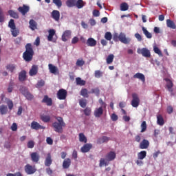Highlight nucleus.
Listing matches in <instances>:
<instances>
[{
    "label": "nucleus",
    "mask_w": 176,
    "mask_h": 176,
    "mask_svg": "<svg viewBox=\"0 0 176 176\" xmlns=\"http://www.w3.org/2000/svg\"><path fill=\"white\" fill-rule=\"evenodd\" d=\"M54 119H56L57 122H54L52 124V127L56 133L61 134L63 131H64L63 127H65L66 126V124L64 122V118L60 116H54Z\"/></svg>",
    "instance_id": "nucleus-1"
},
{
    "label": "nucleus",
    "mask_w": 176,
    "mask_h": 176,
    "mask_svg": "<svg viewBox=\"0 0 176 176\" xmlns=\"http://www.w3.org/2000/svg\"><path fill=\"white\" fill-rule=\"evenodd\" d=\"M25 51L23 54V58L25 61L30 63L32 61L34 57V49L32 48V44L28 43L25 45Z\"/></svg>",
    "instance_id": "nucleus-2"
},
{
    "label": "nucleus",
    "mask_w": 176,
    "mask_h": 176,
    "mask_svg": "<svg viewBox=\"0 0 176 176\" xmlns=\"http://www.w3.org/2000/svg\"><path fill=\"white\" fill-rule=\"evenodd\" d=\"M113 40L114 42H121L122 43H124V45H127L131 42V38H126V34L123 32L118 33H114L113 34Z\"/></svg>",
    "instance_id": "nucleus-3"
},
{
    "label": "nucleus",
    "mask_w": 176,
    "mask_h": 176,
    "mask_svg": "<svg viewBox=\"0 0 176 176\" xmlns=\"http://www.w3.org/2000/svg\"><path fill=\"white\" fill-rule=\"evenodd\" d=\"M25 173H26V174L28 175H32V174H35V173H36V168H35V166L28 164L25 166Z\"/></svg>",
    "instance_id": "nucleus-4"
},
{
    "label": "nucleus",
    "mask_w": 176,
    "mask_h": 176,
    "mask_svg": "<svg viewBox=\"0 0 176 176\" xmlns=\"http://www.w3.org/2000/svg\"><path fill=\"white\" fill-rule=\"evenodd\" d=\"M131 105L133 108H138L140 105V98L138 94L134 93L132 94Z\"/></svg>",
    "instance_id": "nucleus-5"
},
{
    "label": "nucleus",
    "mask_w": 176,
    "mask_h": 176,
    "mask_svg": "<svg viewBox=\"0 0 176 176\" xmlns=\"http://www.w3.org/2000/svg\"><path fill=\"white\" fill-rule=\"evenodd\" d=\"M67 90L60 89L57 92V98L58 100H65V98H67Z\"/></svg>",
    "instance_id": "nucleus-6"
},
{
    "label": "nucleus",
    "mask_w": 176,
    "mask_h": 176,
    "mask_svg": "<svg viewBox=\"0 0 176 176\" xmlns=\"http://www.w3.org/2000/svg\"><path fill=\"white\" fill-rule=\"evenodd\" d=\"M18 11L19 13H21L23 16H25V14L30 12V6L23 4V6L18 8Z\"/></svg>",
    "instance_id": "nucleus-7"
},
{
    "label": "nucleus",
    "mask_w": 176,
    "mask_h": 176,
    "mask_svg": "<svg viewBox=\"0 0 176 176\" xmlns=\"http://www.w3.org/2000/svg\"><path fill=\"white\" fill-rule=\"evenodd\" d=\"M166 88L168 91L170 93V96H175L174 91L173 89V87H174V84L173 83V81L170 79H166Z\"/></svg>",
    "instance_id": "nucleus-8"
},
{
    "label": "nucleus",
    "mask_w": 176,
    "mask_h": 176,
    "mask_svg": "<svg viewBox=\"0 0 176 176\" xmlns=\"http://www.w3.org/2000/svg\"><path fill=\"white\" fill-rule=\"evenodd\" d=\"M107 162H112L116 159V153L113 151H110L105 156Z\"/></svg>",
    "instance_id": "nucleus-9"
},
{
    "label": "nucleus",
    "mask_w": 176,
    "mask_h": 176,
    "mask_svg": "<svg viewBox=\"0 0 176 176\" xmlns=\"http://www.w3.org/2000/svg\"><path fill=\"white\" fill-rule=\"evenodd\" d=\"M72 32L71 30H65L62 35L63 42H67L69 38H71Z\"/></svg>",
    "instance_id": "nucleus-10"
},
{
    "label": "nucleus",
    "mask_w": 176,
    "mask_h": 176,
    "mask_svg": "<svg viewBox=\"0 0 176 176\" xmlns=\"http://www.w3.org/2000/svg\"><path fill=\"white\" fill-rule=\"evenodd\" d=\"M52 163H53V160L52 159V154L50 153H48L45 160V167H50V166H52Z\"/></svg>",
    "instance_id": "nucleus-11"
},
{
    "label": "nucleus",
    "mask_w": 176,
    "mask_h": 176,
    "mask_svg": "<svg viewBox=\"0 0 176 176\" xmlns=\"http://www.w3.org/2000/svg\"><path fill=\"white\" fill-rule=\"evenodd\" d=\"M93 148V144H85L81 147L80 151L82 153H87V152H90V149Z\"/></svg>",
    "instance_id": "nucleus-12"
},
{
    "label": "nucleus",
    "mask_w": 176,
    "mask_h": 176,
    "mask_svg": "<svg viewBox=\"0 0 176 176\" xmlns=\"http://www.w3.org/2000/svg\"><path fill=\"white\" fill-rule=\"evenodd\" d=\"M31 129H32V130H39L41 129L45 130V126L40 125L37 122L33 121L31 123Z\"/></svg>",
    "instance_id": "nucleus-13"
},
{
    "label": "nucleus",
    "mask_w": 176,
    "mask_h": 176,
    "mask_svg": "<svg viewBox=\"0 0 176 176\" xmlns=\"http://www.w3.org/2000/svg\"><path fill=\"white\" fill-rule=\"evenodd\" d=\"M30 157L32 161L34 162V163H38L39 162V159H41V157L39 156V153L36 152H33L30 154Z\"/></svg>",
    "instance_id": "nucleus-14"
},
{
    "label": "nucleus",
    "mask_w": 176,
    "mask_h": 176,
    "mask_svg": "<svg viewBox=\"0 0 176 176\" xmlns=\"http://www.w3.org/2000/svg\"><path fill=\"white\" fill-rule=\"evenodd\" d=\"M102 113H104V109H102V107H100L95 109L94 115L95 118H100Z\"/></svg>",
    "instance_id": "nucleus-15"
},
{
    "label": "nucleus",
    "mask_w": 176,
    "mask_h": 176,
    "mask_svg": "<svg viewBox=\"0 0 176 176\" xmlns=\"http://www.w3.org/2000/svg\"><path fill=\"white\" fill-rule=\"evenodd\" d=\"M138 53H140L143 57H151V51L146 48H142L140 50V52H138Z\"/></svg>",
    "instance_id": "nucleus-16"
},
{
    "label": "nucleus",
    "mask_w": 176,
    "mask_h": 176,
    "mask_svg": "<svg viewBox=\"0 0 176 176\" xmlns=\"http://www.w3.org/2000/svg\"><path fill=\"white\" fill-rule=\"evenodd\" d=\"M42 102H44L48 107H52L53 105V100H52V98H49L47 96H44Z\"/></svg>",
    "instance_id": "nucleus-17"
},
{
    "label": "nucleus",
    "mask_w": 176,
    "mask_h": 176,
    "mask_svg": "<svg viewBox=\"0 0 176 176\" xmlns=\"http://www.w3.org/2000/svg\"><path fill=\"white\" fill-rule=\"evenodd\" d=\"M149 148V141L144 139L142 142L140 144V149H148Z\"/></svg>",
    "instance_id": "nucleus-18"
},
{
    "label": "nucleus",
    "mask_w": 176,
    "mask_h": 176,
    "mask_svg": "<svg viewBox=\"0 0 176 176\" xmlns=\"http://www.w3.org/2000/svg\"><path fill=\"white\" fill-rule=\"evenodd\" d=\"M48 67H49L50 72L51 74H54V75H57V74H58V68H57V67L52 64H49Z\"/></svg>",
    "instance_id": "nucleus-19"
},
{
    "label": "nucleus",
    "mask_w": 176,
    "mask_h": 176,
    "mask_svg": "<svg viewBox=\"0 0 176 176\" xmlns=\"http://www.w3.org/2000/svg\"><path fill=\"white\" fill-rule=\"evenodd\" d=\"M86 43L87 46H89L90 47H94V46L97 45V41L91 37L87 39Z\"/></svg>",
    "instance_id": "nucleus-20"
},
{
    "label": "nucleus",
    "mask_w": 176,
    "mask_h": 176,
    "mask_svg": "<svg viewBox=\"0 0 176 176\" xmlns=\"http://www.w3.org/2000/svg\"><path fill=\"white\" fill-rule=\"evenodd\" d=\"M38 74V66L37 65H32L31 69L29 72V75L30 76H35Z\"/></svg>",
    "instance_id": "nucleus-21"
},
{
    "label": "nucleus",
    "mask_w": 176,
    "mask_h": 176,
    "mask_svg": "<svg viewBox=\"0 0 176 176\" xmlns=\"http://www.w3.org/2000/svg\"><path fill=\"white\" fill-rule=\"evenodd\" d=\"M48 33L47 41H49V42H53V36L56 35V30L54 29H50Z\"/></svg>",
    "instance_id": "nucleus-22"
},
{
    "label": "nucleus",
    "mask_w": 176,
    "mask_h": 176,
    "mask_svg": "<svg viewBox=\"0 0 176 176\" xmlns=\"http://www.w3.org/2000/svg\"><path fill=\"white\" fill-rule=\"evenodd\" d=\"M71 166V159L66 158L63 160V168L65 169L69 168Z\"/></svg>",
    "instance_id": "nucleus-23"
},
{
    "label": "nucleus",
    "mask_w": 176,
    "mask_h": 176,
    "mask_svg": "<svg viewBox=\"0 0 176 176\" xmlns=\"http://www.w3.org/2000/svg\"><path fill=\"white\" fill-rule=\"evenodd\" d=\"M52 16L54 20L58 21V20H60V12L58 10H53L52 12Z\"/></svg>",
    "instance_id": "nucleus-24"
},
{
    "label": "nucleus",
    "mask_w": 176,
    "mask_h": 176,
    "mask_svg": "<svg viewBox=\"0 0 176 176\" xmlns=\"http://www.w3.org/2000/svg\"><path fill=\"white\" fill-rule=\"evenodd\" d=\"M27 78V72L25 70H23L19 73V80L20 82H24Z\"/></svg>",
    "instance_id": "nucleus-25"
},
{
    "label": "nucleus",
    "mask_w": 176,
    "mask_h": 176,
    "mask_svg": "<svg viewBox=\"0 0 176 176\" xmlns=\"http://www.w3.org/2000/svg\"><path fill=\"white\" fill-rule=\"evenodd\" d=\"M166 25L168 28H171L172 30H175L176 29V25L174 21H173L170 19H167L166 20Z\"/></svg>",
    "instance_id": "nucleus-26"
},
{
    "label": "nucleus",
    "mask_w": 176,
    "mask_h": 176,
    "mask_svg": "<svg viewBox=\"0 0 176 176\" xmlns=\"http://www.w3.org/2000/svg\"><path fill=\"white\" fill-rule=\"evenodd\" d=\"M134 79H140L142 82H145V76L142 73H136L133 76Z\"/></svg>",
    "instance_id": "nucleus-27"
},
{
    "label": "nucleus",
    "mask_w": 176,
    "mask_h": 176,
    "mask_svg": "<svg viewBox=\"0 0 176 176\" xmlns=\"http://www.w3.org/2000/svg\"><path fill=\"white\" fill-rule=\"evenodd\" d=\"M30 24V28L32 30V31H35L37 28V24L36 22L34 19H31L29 22Z\"/></svg>",
    "instance_id": "nucleus-28"
},
{
    "label": "nucleus",
    "mask_w": 176,
    "mask_h": 176,
    "mask_svg": "<svg viewBox=\"0 0 176 176\" xmlns=\"http://www.w3.org/2000/svg\"><path fill=\"white\" fill-rule=\"evenodd\" d=\"M157 123L159 126H164V119L162 115L157 116Z\"/></svg>",
    "instance_id": "nucleus-29"
},
{
    "label": "nucleus",
    "mask_w": 176,
    "mask_h": 176,
    "mask_svg": "<svg viewBox=\"0 0 176 176\" xmlns=\"http://www.w3.org/2000/svg\"><path fill=\"white\" fill-rule=\"evenodd\" d=\"M79 141L80 142H83L84 144H87V138L85 135L83 133H80L78 135Z\"/></svg>",
    "instance_id": "nucleus-30"
},
{
    "label": "nucleus",
    "mask_w": 176,
    "mask_h": 176,
    "mask_svg": "<svg viewBox=\"0 0 176 176\" xmlns=\"http://www.w3.org/2000/svg\"><path fill=\"white\" fill-rule=\"evenodd\" d=\"M108 141H109V138L103 136L98 139L97 144H104V142H108Z\"/></svg>",
    "instance_id": "nucleus-31"
},
{
    "label": "nucleus",
    "mask_w": 176,
    "mask_h": 176,
    "mask_svg": "<svg viewBox=\"0 0 176 176\" xmlns=\"http://www.w3.org/2000/svg\"><path fill=\"white\" fill-rule=\"evenodd\" d=\"M1 115H6L8 113V106L2 104L0 106Z\"/></svg>",
    "instance_id": "nucleus-32"
},
{
    "label": "nucleus",
    "mask_w": 176,
    "mask_h": 176,
    "mask_svg": "<svg viewBox=\"0 0 176 176\" xmlns=\"http://www.w3.org/2000/svg\"><path fill=\"white\" fill-rule=\"evenodd\" d=\"M76 82L78 86H85V85H86V81L84 80H82L80 77H77L76 78Z\"/></svg>",
    "instance_id": "nucleus-33"
},
{
    "label": "nucleus",
    "mask_w": 176,
    "mask_h": 176,
    "mask_svg": "<svg viewBox=\"0 0 176 176\" xmlns=\"http://www.w3.org/2000/svg\"><path fill=\"white\" fill-rule=\"evenodd\" d=\"M142 30L143 31V34H144L145 36L148 38V39H151L152 38V34L149 32L145 27H142Z\"/></svg>",
    "instance_id": "nucleus-34"
},
{
    "label": "nucleus",
    "mask_w": 176,
    "mask_h": 176,
    "mask_svg": "<svg viewBox=\"0 0 176 176\" xmlns=\"http://www.w3.org/2000/svg\"><path fill=\"white\" fill-rule=\"evenodd\" d=\"M41 120L44 122V123H49L50 122V116L43 114L40 116Z\"/></svg>",
    "instance_id": "nucleus-35"
},
{
    "label": "nucleus",
    "mask_w": 176,
    "mask_h": 176,
    "mask_svg": "<svg viewBox=\"0 0 176 176\" xmlns=\"http://www.w3.org/2000/svg\"><path fill=\"white\" fill-rule=\"evenodd\" d=\"M138 157L140 159V160H143V159H145L146 157V151H142L138 153Z\"/></svg>",
    "instance_id": "nucleus-36"
},
{
    "label": "nucleus",
    "mask_w": 176,
    "mask_h": 176,
    "mask_svg": "<svg viewBox=\"0 0 176 176\" xmlns=\"http://www.w3.org/2000/svg\"><path fill=\"white\" fill-rule=\"evenodd\" d=\"M66 5L68 8H74L76 5V0H67Z\"/></svg>",
    "instance_id": "nucleus-37"
},
{
    "label": "nucleus",
    "mask_w": 176,
    "mask_h": 176,
    "mask_svg": "<svg viewBox=\"0 0 176 176\" xmlns=\"http://www.w3.org/2000/svg\"><path fill=\"white\" fill-rule=\"evenodd\" d=\"M109 164V162L107 161V158H101L100 160L99 167H102V166H108Z\"/></svg>",
    "instance_id": "nucleus-38"
},
{
    "label": "nucleus",
    "mask_w": 176,
    "mask_h": 176,
    "mask_svg": "<svg viewBox=\"0 0 176 176\" xmlns=\"http://www.w3.org/2000/svg\"><path fill=\"white\" fill-rule=\"evenodd\" d=\"M8 14H10V17H12L13 19H19V14L12 10H8Z\"/></svg>",
    "instance_id": "nucleus-39"
},
{
    "label": "nucleus",
    "mask_w": 176,
    "mask_h": 176,
    "mask_svg": "<svg viewBox=\"0 0 176 176\" xmlns=\"http://www.w3.org/2000/svg\"><path fill=\"white\" fill-rule=\"evenodd\" d=\"M153 50L156 54H158L159 57H163V53L162 52V50L159 49V47H157V46H154Z\"/></svg>",
    "instance_id": "nucleus-40"
},
{
    "label": "nucleus",
    "mask_w": 176,
    "mask_h": 176,
    "mask_svg": "<svg viewBox=\"0 0 176 176\" xmlns=\"http://www.w3.org/2000/svg\"><path fill=\"white\" fill-rule=\"evenodd\" d=\"M113 58H115V56L112 54H109L106 59L107 63L112 64L113 63Z\"/></svg>",
    "instance_id": "nucleus-41"
},
{
    "label": "nucleus",
    "mask_w": 176,
    "mask_h": 176,
    "mask_svg": "<svg viewBox=\"0 0 176 176\" xmlns=\"http://www.w3.org/2000/svg\"><path fill=\"white\" fill-rule=\"evenodd\" d=\"M6 69H8V71H10L11 72H14V70L16 69V65H13V64L7 65Z\"/></svg>",
    "instance_id": "nucleus-42"
},
{
    "label": "nucleus",
    "mask_w": 176,
    "mask_h": 176,
    "mask_svg": "<svg viewBox=\"0 0 176 176\" xmlns=\"http://www.w3.org/2000/svg\"><path fill=\"white\" fill-rule=\"evenodd\" d=\"M79 104L81 107V108H85L86 105H87V100L86 99H80L79 100Z\"/></svg>",
    "instance_id": "nucleus-43"
},
{
    "label": "nucleus",
    "mask_w": 176,
    "mask_h": 176,
    "mask_svg": "<svg viewBox=\"0 0 176 176\" xmlns=\"http://www.w3.org/2000/svg\"><path fill=\"white\" fill-rule=\"evenodd\" d=\"M8 27L11 30H16V24L14 23V19H10L9 23H8Z\"/></svg>",
    "instance_id": "nucleus-44"
},
{
    "label": "nucleus",
    "mask_w": 176,
    "mask_h": 176,
    "mask_svg": "<svg viewBox=\"0 0 176 176\" xmlns=\"http://www.w3.org/2000/svg\"><path fill=\"white\" fill-rule=\"evenodd\" d=\"M80 95L82 96V97H85L86 98H88L89 93L87 92V89L84 88V89H81Z\"/></svg>",
    "instance_id": "nucleus-45"
},
{
    "label": "nucleus",
    "mask_w": 176,
    "mask_h": 176,
    "mask_svg": "<svg viewBox=\"0 0 176 176\" xmlns=\"http://www.w3.org/2000/svg\"><path fill=\"white\" fill-rule=\"evenodd\" d=\"M102 75H104V73L100 70H96L94 72V76H95V78H97L98 79L100 78H102Z\"/></svg>",
    "instance_id": "nucleus-46"
},
{
    "label": "nucleus",
    "mask_w": 176,
    "mask_h": 176,
    "mask_svg": "<svg viewBox=\"0 0 176 176\" xmlns=\"http://www.w3.org/2000/svg\"><path fill=\"white\" fill-rule=\"evenodd\" d=\"M76 6L78 9H82L85 5H83V0H78L76 1Z\"/></svg>",
    "instance_id": "nucleus-47"
},
{
    "label": "nucleus",
    "mask_w": 176,
    "mask_h": 176,
    "mask_svg": "<svg viewBox=\"0 0 176 176\" xmlns=\"http://www.w3.org/2000/svg\"><path fill=\"white\" fill-rule=\"evenodd\" d=\"M83 112L85 116H90V115H91V108L86 107L85 109L83 110Z\"/></svg>",
    "instance_id": "nucleus-48"
},
{
    "label": "nucleus",
    "mask_w": 176,
    "mask_h": 176,
    "mask_svg": "<svg viewBox=\"0 0 176 176\" xmlns=\"http://www.w3.org/2000/svg\"><path fill=\"white\" fill-rule=\"evenodd\" d=\"M120 8L122 12H126V10H129V4L127 3H122Z\"/></svg>",
    "instance_id": "nucleus-49"
},
{
    "label": "nucleus",
    "mask_w": 176,
    "mask_h": 176,
    "mask_svg": "<svg viewBox=\"0 0 176 176\" xmlns=\"http://www.w3.org/2000/svg\"><path fill=\"white\" fill-rule=\"evenodd\" d=\"M43 86H45V80H38L36 85L37 89H41V87H43Z\"/></svg>",
    "instance_id": "nucleus-50"
},
{
    "label": "nucleus",
    "mask_w": 176,
    "mask_h": 176,
    "mask_svg": "<svg viewBox=\"0 0 176 176\" xmlns=\"http://www.w3.org/2000/svg\"><path fill=\"white\" fill-rule=\"evenodd\" d=\"M104 38L106 39V41H111L112 33H111V32H107L104 34Z\"/></svg>",
    "instance_id": "nucleus-51"
},
{
    "label": "nucleus",
    "mask_w": 176,
    "mask_h": 176,
    "mask_svg": "<svg viewBox=\"0 0 176 176\" xmlns=\"http://www.w3.org/2000/svg\"><path fill=\"white\" fill-rule=\"evenodd\" d=\"M6 104H7L10 111H12V109H13V107H14L13 101H12L10 99H8Z\"/></svg>",
    "instance_id": "nucleus-52"
},
{
    "label": "nucleus",
    "mask_w": 176,
    "mask_h": 176,
    "mask_svg": "<svg viewBox=\"0 0 176 176\" xmlns=\"http://www.w3.org/2000/svg\"><path fill=\"white\" fill-rule=\"evenodd\" d=\"M52 1L57 8H61V6H63V1H61V0H52Z\"/></svg>",
    "instance_id": "nucleus-53"
},
{
    "label": "nucleus",
    "mask_w": 176,
    "mask_h": 176,
    "mask_svg": "<svg viewBox=\"0 0 176 176\" xmlns=\"http://www.w3.org/2000/svg\"><path fill=\"white\" fill-rule=\"evenodd\" d=\"M85 63V62L83 59H78L76 63V65H77V67H83Z\"/></svg>",
    "instance_id": "nucleus-54"
},
{
    "label": "nucleus",
    "mask_w": 176,
    "mask_h": 176,
    "mask_svg": "<svg viewBox=\"0 0 176 176\" xmlns=\"http://www.w3.org/2000/svg\"><path fill=\"white\" fill-rule=\"evenodd\" d=\"M146 122L143 121L142 123L141 124V131L142 133H144L145 131H146Z\"/></svg>",
    "instance_id": "nucleus-55"
},
{
    "label": "nucleus",
    "mask_w": 176,
    "mask_h": 176,
    "mask_svg": "<svg viewBox=\"0 0 176 176\" xmlns=\"http://www.w3.org/2000/svg\"><path fill=\"white\" fill-rule=\"evenodd\" d=\"M24 96L29 101H31L34 98V96L31 94L29 91L27 92Z\"/></svg>",
    "instance_id": "nucleus-56"
},
{
    "label": "nucleus",
    "mask_w": 176,
    "mask_h": 176,
    "mask_svg": "<svg viewBox=\"0 0 176 176\" xmlns=\"http://www.w3.org/2000/svg\"><path fill=\"white\" fill-rule=\"evenodd\" d=\"M19 91H21V93H22L23 96L28 93V89L25 87H21Z\"/></svg>",
    "instance_id": "nucleus-57"
},
{
    "label": "nucleus",
    "mask_w": 176,
    "mask_h": 176,
    "mask_svg": "<svg viewBox=\"0 0 176 176\" xmlns=\"http://www.w3.org/2000/svg\"><path fill=\"white\" fill-rule=\"evenodd\" d=\"M5 21V15H3V11L2 8H0V23H3Z\"/></svg>",
    "instance_id": "nucleus-58"
},
{
    "label": "nucleus",
    "mask_w": 176,
    "mask_h": 176,
    "mask_svg": "<svg viewBox=\"0 0 176 176\" xmlns=\"http://www.w3.org/2000/svg\"><path fill=\"white\" fill-rule=\"evenodd\" d=\"M11 32L12 36H14V38H16V36H17V35L20 34V32L19 31V30L16 29V28L14 30H11Z\"/></svg>",
    "instance_id": "nucleus-59"
},
{
    "label": "nucleus",
    "mask_w": 176,
    "mask_h": 176,
    "mask_svg": "<svg viewBox=\"0 0 176 176\" xmlns=\"http://www.w3.org/2000/svg\"><path fill=\"white\" fill-rule=\"evenodd\" d=\"M35 146V142L33 140H30L28 142V148L32 149Z\"/></svg>",
    "instance_id": "nucleus-60"
},
{
    "label": "nucleus",
    "mask_w": 176,
    "mask_h": 176,
    "mask_svg": "<svg viewBox=\"0 0 176 176\" xmlns=\"http://www.w3.org/2000/svg\"><path fill=\"white\" fill-rule=\"evenodd\" d=\"M89 93L95 94H96V96H100V89L98 88L92 89L91 91Z\"/></svg>",
    "instance_id": "nucleus-61"
},
{
    "label": "nucleus",
    "mask_w": 176,
    "mask_h": 176,
    "mask_svg": "<svg viewBox=\"0 0 176 176\" xmlns=\"http://www.w3.org/2000/svg\"><path fill=\"white\" fill-rule=\"evenodd\" d=\"M135 38L138 39V42H141V41H142V36L141 34H140V33L135 34Z\"/></svg>",
    "instance_id": "nucleus-62"
},
{
    "label": "nucleus",
    "mask_w": 176,
    "mask_h": 176,
    "mask_svg": "<svg viewBox=\"0 0 176 176\" xmlns=\"http://www.w3.org/2000/svg\"><path fill=\"white\" fill-rule=\"evenodd\" d=\"M7 176H23V174L20 172H16V173H8Z\"/></svg>",
    "instance_id": "nucleus-63"
},
{
    "label": "nucleus",
    "mask_w": 176,
    "mask_h": 176,
    "mask_svg": "<svg viewBox=\"0 0 176 176\" xmlns=\"http://www.w3.org/2000/svg\"><path fill=\"white\" fill-rule=\"evenodd\" d=\"M11 130L12 131H17V124L14 122L12 125L11 126Z\"/></svg>",
    "instance_id": "nucleus-64"
}]
</instances>
